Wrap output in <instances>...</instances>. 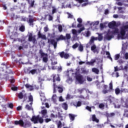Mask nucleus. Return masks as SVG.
<instances>
[{
    "label": "nucleus",
    "mask_w": 128,
    "mask_h": 128,
    "mask_svg": "<svg viewBox=\"0 0 128 128\" xmlns=\"http://www.w3.org/2000/svg\"><path fill=\"white\" fill-rule=\"evenodd\" d=\"M116 22L112 21L108 24V26L110 30L108 31L105 38L108 40H110L114 34H118V40H124L126 38V32L128 30V25L123 26L120 30L116 28Z\"/></svg>",
    "instance_id": "obj_1"
},
{
    "label": "nucleus",
    "mask_w": 128,
    "mask_h": 128,
    "mask_svg": "<svg viewBox=\"0 0 128 128\" xmlns=\"http://www.w3.org/2000/svg\"><path fill=\"white\" fill-rule=\"evenodd\" d=\"M15 124H20L21 126L23 128H28V126H30L32 124L30 122L28 121L27 120H25L24 121L20 120L19 121H15Z\"/></svg>",
    "instance_id": "obj_2"
},
{
    "label": "nucleus",
    "mask_w": 128,
    "mask_h": 128,
    "mask_svg": "<svg viewBox=\"0 0 128 128\" xmlns=\"http://www.w3.org/2000/svg\"><path fill=\"white\" fill-rule=\"evenodd\" d=\"M31 120L34 124H38V122L40 124H42L44 122V119H42V118L40 117V116H33Z\"/></svg>",
    "instance_id": "obj_3"
},
{
    "label": "nucleus",
    "mask_w": 128,
    "mask_h": 128,
    "mask_svg": "<svg viewBox=\"0 0 128 128\" xmlns=\"http://www.w3.org/2000/svg\"><path fill=\"white\" fill-rule=\"evenodd\" d=\"M98 38L97 37H94V36H92L89 42L90 44H94V40H98L100 42V40H102V34H98Z\"/></svg>",
    "instance_id": "obj_4"
},
{
    "label": "nucleus",
    "mask_w": 128,
    "mask_h": 128,
    "mask_svg": "<svg viewBox=\"0 0 128 128\" xmlns=\"http://www.w3.org/2000/svg\"><path fill=\"white\" fill-rule=\"evenodd\" d=\"M76 2H78L77 4H73V6H77V8H80L82 6L84 8V6H86L88 4L87 2H84V0H75ZM82 2H84L82 4Z\"/></svg>",
    "instance_id": "obj_5"
},
{
    "label": "nucleus",
    "mask_w": 128,
    "mask_h": 128,
    "mask_svg": "<svg viewBox=\"0 0 128 128\" xmlns=\"http://www.w3.org/2000/svg\"><path fill=\"white\" fill-rule=\"evenodd\" d=\"M86 80L84 78V77L82 76H76V84H84V82Z\"/></svg>",
    "instance_id": "obj_6"
},
{
    "label": "nucleus",
    "mask_w": 128,
    "mask_h": 128,
    "mask_svg": "<svg viewBox=\"0 0 128 128\" xmlns=\"http://www.w3.org/2000/svg\"><path fill=\"white\" fill-rule=\"evenodd\" d=\"M82 30H84V27H82L80 28V29L78 30H76V29H72V32L74 36H78V34H80L81 32H82Z\"/></svg>",
    "instance_id": "obj_7"
},
{
    "label": "nucleus",
    "mask_w": 128,
    "mask_h": 128,
    "mask_svg": "<svg viewBox=\"0 0 128 128\" xmlns=\"http://www.w3.org/2000/svg\"><path fill=\"white\" fill-rule=\"evenodd\" d=\"M29 42H32L33 44H34L36 42V36H32V34L30 33L28 35Z\"/></svg>",
    "instance_id": "obj_8"
},
{
    "label": "nucleus",
    "mask_w": 128,
    "mask_h": 128,
    "mask_svg": "<svg viewBox=\"0 0 128 128\" xmlns=\"http://www.w3.org/2000/svg\"><path fill=\"white\" fill-rule=\"evenodd\" d=\"M40 114H41L42 118H46L48 117V110L46 109L42 110Z\"/></svg>",
    "instance_id": "obj_9"
},
{
    "label": "nucleus",
    "mask_w": 128,
    "mask_h": 128,
    "mask_svg": "<svg viewBox=\"0 0 128 128\" xmlns=\"http://www.w3.org/2000/svg\"><path fill=\"white\" fill-rule=\"evenodd\" d=\"M100 24L99 21H96L94 22H92L90 24V26H92V28H96V26H98V24Z\"/></svg>",
    "instance_id": "obj_10"
},
{
    "label": "nucleus",
    "mask_w": 128,
    "mask_h": 128,
    "mask_svg": "<svg viewBox=\"0 0 128 128\" xmlns=\"http://www.w3.org/2000/svg\"><path fill=\"white\" fill-rule=\"evenodd\" d=\"M52 70H56V66H54V64H58L56 59L53 58L52 60Z\"/></svg>",
    "instance_id": "obj_11"
},
{
    "label": "nucleus",
    "mask_w": 128,
    "mask_h": 128,
    "mask_svg": "<svg viewBox=\"0 0 128 128\" xmlns=\"http://www.w3.org/2000/svg\"><path fill=\"white\" fill-rule=\"evenodd\" d=\"M91 50L94 54H98V49L96 48V46L94 44L92 46Z\"/></svg>",
    "instance_id": "obj_12"
},
{
    "label": "nucleus",
    "mask_w": 128,
    "mask_h": 128,
    "mask_svg": "<svg viewBox=\"0 0 128 128\" xmlns=\"http://www.w3.org/2000/svg\"><path fill=\"white\" fill-rule=\"evenodd\" d=\"M52 77L53 78V82H54L56 80H58L60 82V76L58 74H53L52 75Z\"/></svg>",
    "instance_id": "obj_13"
},
{
    "label": "nucleus",
    "mask_w": 128,
    "mask_h": 128,
    "mask_svg": "<svg viewBox=\"0 0 128 128\" xmlns=\"http://www.w3.org/2000/svg\"><path fill=\"white\" fill-rule=\"evenodd\" d=\"M32 74H40V71L38 69H33L30 72Z\"/></svg>",
    "instance_id": "obj_14"
},
{
    "label": "nucleus",
    "mask_w": 128,
    "mask_h": 128,
    "mask_svg": "<svg viewBox=\"0 0 128 128\" xmlns=\"http://www.w3.org/2000/svg\"><path fill=\"white\" fill-rule=\"evenodd\" d=\"M48 44H52L54 46V48H56V42L54 41V40H50V39L48 40Z\"/></svg>",
    "instance_id": "obj_15"
},
{
    "label": "nucleus",
    "mask_w": 128,
    "mask_h": 128,
    "mask_svg": "<svg viewBox=\"0 0 128 128\" xmlns=\"http://www.w3.org/2000/svg\"><path fill=\"white\" fill-rule=\"evenodd\" d=\"M38 36L39 38H42V40H46V35L40 34V32H38Z\"/></svg>",
    "instance_id": "obj_16"
},
{
    "label": "nucleus",
    "mask_w": 128,
    "mask_h": 128,
    "mask_svg": "<svg viewBox=\"0 0 128 128\" xmlns=\"http://www.w3.org/2000/svg\"><path fill=\"white\" fill-rule=\"evenodd\" d=\"M52 100L53 102H56V100H58V96L56 94H53L52 97Z\"/></svg>",
    "instance_id": "obj_17"
},
{
    "label": "nucleus",
    "mask_w": 128,
    "mask_h": 128,
    "mask_svg": "<svg viewBox=\"0 0 128 128\" xmlns=\"http://www.w3.org/2000/svg\"><path fill=\"white\" fill-rule=\"evenodd\" d=\"M108 22H106L104 23H101L100 24V28L101 30H102L103 28H106V24H108Z\"/></svg>",
    "instance_id": "obj_18"
},
{
    "label": "nucleus",
    "mask_w": 128,
    "mask_h": 128,
    "mask_svg": "<svg viewBox=\"0 0 128 128\" xmlns=\"http://www.w3.org/2000/svg\"><path fill=\"white\" fill-rule=\"evenodd\" d=\"M52 14H54L56 12H58V8H56V6H52Z\"/></svg>",
    "instance_id": "obj_19"
},
{
    "label": "nucleus",
    "mask_w": 128,
    "mask_h": 128,
    "mask_svg": "<svg viewBox=\"0 0 128 128\" xmlns=\"http://www.w3.org/2000/svg\"><path fill=\"white\" fill-rule=\"evenodd\" d=\"M25 86L26 88H28V90H34V87L30 85V84H26Z\"/></svg>",
    "instance_id": "obj_20"
},
{
    "label": "nucleus",
    "mask_w": 128,
    "mask_h": 128,
    "mask_svg": "<svg viewBox=\"0 0 128 128\" xmlns=\"http://www.w3.org/2000/svg\"><path fill=\"white\" fill-rule=\"evenodd\" d=\"M96 59H93L90 60V62H87L86 64H89L90 66H94V64L96 62Z\"/></svg>",
    "instance_id": "obj_21"
},
{
    "label": "nucleus",
    "mask_w": 128,
    "mask_h": 128,
    "mask_svg": "<svg viewBox=\"0 0 128 128\" xmlns=\"http://www.w3.org/2000/svg\"><path fill=\"white\" fill-rule=\"evenodd\" d=\"M57 42L58 40H66V37L62 35L60 36L59 37L56 38Z\"/></svg>",
    "instance_id": "obj_22"
},
{
    "label": "nucleus",
    "mask_w": 128,
    "mask_h": 128,
    "mask_svg": "<svg viewBox=\"0 0 128 128\" xmlns=\"http://www.w3.org/2000/svg\"><path fill=\"white\" fill-rule=\"evenodd\" d=\"M126 44H122V52L123 54H124V52H126Z\"/></svg>",
    "instance_id": "obj_23"
},
{
    "label": "nucleus",
    "mask_w": 128,
    "mask_h": 128,
    "mask_svg": "<svg viewBox=\"0 0 128 128\" xmlns=\"http://www.w3.org/2000/svg\"><path fill=\"white\" fill-rule=\"evenodd\" d=\"M104 87L105 88L103 90L102 93L104 94H108V92H109L110 90H106V88H108V86L105 85L104 86Z\"/></svg>",
    "instance_id": "obj_24"
},
{
    "label": "nucleus",
    "mask_w": 128,
    "mask_h": 128,
    "mask_svg": "<svg viewBox=\"0 0 128 128\" xmlns=\"http://www.w3.org/2000/svg\"><path fill=\"white\" fill-rule=\"evenodd\" d=\"M106 56H107V58L110 60L111 62H112V58L110 56V54L108 52H105Z\"/></svg>",
    "instance_id": "obj_25"
},
{
    "label": "nucleus",
    "mask_w": 128,
    "mask_h": 128,
    "mask_svg": "<svg viewBox=\"0 0 128 128\" xmlns=\"http://www.w3.org/2000/svg\"><path fill=\"white\" fill-rule=\"evenodd\" d=\"M92 120L93 122H100L98 119L96 118V115L94 114L92 116Z\"/></svg>",
    "instance_id": "obj_26"
},
{
    "label": "nucleus",
    "mask_w": 128,
    "mask_h": 128,
    "mask_svg": "<svg viewBox=\"0 0 128 128\" xmlns=\"http://www.w3.org/2000/svg\"><path fill=\"white\" fill-rule=\"evenodd\" d=\"M92 72H94L96 74H98L100 72V70H98V69L96 68H92Z\"/></svg>",
    "instance_id": "obj_27"
},
{
    "label": "nucleus",
    "mask_w": 128,
    "mask_h": 128,
    "mask_svg": "<svg viewBox=\"0 0 128 128\" xmlns=\"http://www.w3.org/2000/svg\"><path fill=\"white\" fill-rule=\"evenodd\" d=\"M40 96L42 98H40L42 102H44L46 100V97H44V93H40Z\"/></svg>",
    "instance_id": "obj_28"
},
{
    "label": "nucleus",
    "mask_w": 128,
    "mask_h": 128,
    "mask_svg": "<svg viewBox=\"0 0 128 128\" xmlns=\"http://www.w3.org/2000/svg\"><path fill=\"white\" fill-rule=\"evenodd\" d=\"M43 58V61L44 62H48V54H45L44 56H42Z\"/></svg>",
    "instance_id": "obj_29"
},
{
    "label": "nucleus",
    "mask_w": 128,
    "mask_h": 128,
    "mask_svg": "<svg viewBox=\"0 0 128 128\" xmlns=\"http://www.w3.org/2000/svg\"><path fill=\"white\" fill-rule=\"evenodd\" d=\"M56 124H57L58 128H62V122L60 121H56Z\"/></svg>",
    "instance_id": "obj_30"
},
{
    "label": "nucleus",
    "mask_w": 128,
    "mask_h": 128,
    "mask_svg": "<svg viewBox=\"0 0 128 128\" xmlns=\"http://www.w3.org/2000/svg\"><path fill=\"white\" fill-rule=\"evenodd\" d=\"M69 118L71 122L74 120V115L72 114H69Z\"/></svg>",
    "instance_id": "obj_31"
},
{
    "label": "nucleus",
    "mask_w": 128,
    "mask_h": 128,
    "mask_svg": "<svg viewBox=\"0 0 128 128\" xmlns=\"http://www.w3.org/2000/svg\"><path fill=\"white\" fill-rule=\"evenodd\" d=\"M123 106L124 108H128V102L126 100V102H122Z\"/></svg>",
    "instance_id": "obj_32"
},
{
    "label": "nucleus",
    "mask_w": 128,
    "mask_h": 128,
    "mask_svg": "<svg viewBox=\"0 0 128 128\" xmlns=\"http://www.w3.org/2000/svg\"><path fill=\"white\" fill-rule=\"evenodd\" d=\"M62 108H63L65 110H68V104H66V103H64L62 104Z\"/></svg>",
    "instance_id": "obj_33"
},
{
    "label": "nucleus",
    "mask_w": 128,
    "mask_h": 128,
    "mask_svg": "<svg viewBox=\"0 0 128 128\" xmlns=\"http://www.w3.org/2000/svg\"><path fill=\"white\" fill-rule=\"evenodd\" d=\"M28 100H29V102H31L30 103V104L32 105V100H34V98H32V96L30 95L28 97Z\"/></svg>",
    "instance_id": "obj_34"
},
{
    "label": "nucleus",
    "mask_w": 128,
    "mask_h": 128,
    "mask_svg": "<svg viewBox=\"0 0 128 128\" xmlns=\"http://www.w3.org/2000/svg\"><path fill=\"white\" fill-rule=\"evenodd\" d=\"M74 106H82V102H78L76 103H74Z\"/></svg>",
    "instance_id": "obj_35"
},
{
    "label": "nucleus",
    "mask_w": 128,
    "mask_h": 128,
    "mask_svg": "<svg viewBox=\"0 0 128 128\" xmlns=\"http://www.w3.org/2000/svg\"><path fill=\"white\" fill-rule=\"evenodd\" d=\"M120 92V90L119 88H116L115 89V94L116 95H118Z\"/></svg>",
    "instance_id": "obj_36"
},
{
    "label": "nucleus",
    "mask_w": 128,
    "mask_h": 128,
    "mask_svg": "<svg viewBox=\"0 0 128 128\" xmlns=\"http://www.w3.org/2000/svg\"><path fill=\"white\" fill-rule=\"evenodd\" d=\"M114 106L115 108H120V106L118 102L114 104Z\"/></svg>",
    "instance_id": "obj_37"
},
{
    "label": "nucleus",
    "mask_w": 128,
    "mask_h": 128,
    "mask_svg": "<svg viewBox=\"0 0 128 128\" xmlns=\"http://www.w3.org/2000/svg\"><path fill=\"white\" fill-rule=\"evenodd\" d=\"M118 9L119 10V12L120 14H124V9H122V8L120 7L118 8Z\"/></svg>",
    "instance_id": "obj_38"
},
{
    "label": "nucleus",
    "mask_w": 128,
    "mask_h": 128,
    "mask_svg": "<svg viewBox=\"0 0 128 128\" xmlns=\"http://www.w3.org/2000/svg\"><path fill=\"white\" fill-rule=\"evenodd\" d=\"M124 116H126V118H128V110H124Z\"/></svg>",
    "instance_id": "obj_39"
},
{
    "label": "nucleus",
    "mask_w": 128,
    "mask_h": 128,
    "mask_svg": "<svg viewBox=\"0 0 128 128\" xmlns=\"http://www.w3.org/2000/svg\"><path fill=\"white\" fill-rule=\"evenodd\" d=\"M78 50H80V52H82V50H84V46H82V45H80L78 47Z\"/></svg>",
    "instance_id": "obj_40"
},
{
    "label": "nucleus",
    "mask_w": 128,
    "mask_h": 128,
    "mask_svg": "<svg viewBox=\"0 0 128 128\" xmlns=\"http://www.w3.org/2000/svg\"><path fill=\"white\" fill-rule=\"evenodd\" d=\"M18 97L19 98H24V94H22V92L19 93L18 94Z\"/></svg>",
    "instance_id": "obj_41"
},
{
    "label": "nucleus",
    "mask_w": 128,
    "mask_h": 128,
    "mask_svg": "<svg viewBox=\"0 0 128 128\" xmlns=\"http://www.w3.org/2000/svg\"><path fill=\"white\" fill-rule=\"evenodd\" d=\"M29 4L30 5V6H34V0H32L31 1H29Z\"/></svg>",
    "instance_id": "obj_42"
},
{
    "label": "nucleus",
    "mask_w": 128,
    "mask_h": 128,
    "mask_svg": "<svg viewBox=\"0 0 128 128\" xmlns=\"http://www.w3.org/2000/svg\"><path fill=\"white\" fill-rule=\"evenodd\" d=\"M67 74H74V70H72V69H71L70 70H68L66 72Z\"/></svg>",
    "instance_id": "obj_43"
},
{
    "label": "nucleus",
    "mask_w": 128,
    "mask_h": 128,
    "mask_svg": "<svg viewBox=\"0 0 128 128\" xmlns=\"http://www.w3.org/2000/svg\"><path fill=\"white\" fill-rule=\"evenodd\" d=\"M32 22H34V20L32 18L29 19L28 24L30 26H32Z\"/></svg>",
    "instance_id": "obj_44"
},
{
    "label": "nucleus",
    "mask_w": 128,
    "mask_h": 128,
    "mask_svg": "<svg viewBox=\"0 0 128 128\" xmlns=\"http://www.w3.org/2000/svg\"><path fill=\"white\" fill-rule=\"evenodd\" d=\"M58 92H62V90H62V87L58 86Z\"/></svg>",
    "instance_id": "obj_45"
},
{
    "label": "nucleus",
    "mask_w": 128,
    "mask_h": 128,
    "mask_svg": "<svg viewBox=\"0 0 128 128\" xmlns=\"http://www.w3.org/2000/svg\"><path fill=\"white\" fill-rule=\"evenodd\" d=\"M58 28L59 32H62V25H58Z\"/></svg>",
    "instance_id": "obj_46"
},
{
    "label": "nucleus",
    "mask_w": 128,
    "mask_h": 128,
    "mask_svg": "<svg viewBox=\"0 0 128 128\" xmlns=\"http://www.w3.org/2000/svg\"><path fill=\"white\" fill-rule=\"evenodd\" d=\"M20 32H24V26H22L20 28Z\"/></svg>",
    "instance_id": "obj_47"
},
{
    "label": "nucleus",
    "mask_w": 128,
    "mask_h": 128,
    "mask_svg": "<svg viewBox=\"0 0 128 128\" xmlns=\"http://www.w3.org/2000/svg\"><path fill=\"white\" fill-rule=\"evenodd\" d=\"M26 110H32V108L31 106H30L28 105H26Z\"/></svg>",
    "instance_id": "obj_48"
},
{
    "label": "nucleus",
    "mask_w": 128,
    "mask_h": 128,
    "mask_svg": "<svg viewBox=\"0 0 128 128\" xmlns=\"http://www.w3.org/2000/svg\"><path fill=\"white\" fill-rule=\"evenodd\" d=\"M99 108L102 110H104V104H100Z\"/></svg>",
    "instance_id": "obj_49"
},
{
    "label": "nucleus",
    "mask_w": 128,
    "mask_h": 128,
    "mask_svg": "<svg viewBox=\"0 0 128 128\" xmlns=\"http://www.w3.org/2000/svg\"><path fill=\"white\" fill-rule=\"evenodd\" d=\"M120 54H116V55H115V58H114V60H118V58H120Z\"/></svg>",
    "instance_id": "obj_50"
},
{
    "label": "nucleus",
    "mask_w": 128,
    "mask_h": 128,
    "mask_svg": "<svg viewBox=\"0 0 128 128\" xmlns=\"http://www.w3.org/2000/svg\"><path fill=\"white\" fill-rule=\"evenodd\" d=\"M78 46V43H76L72 46V48H76Z\"/></svg>",
    "instance_id": "obj_51"
},
{
    "label": "nucleus",
    "mask_w": 128,
    "mask_h": 128,
    "mask_svg": "<svg viewBox=\"0 0 128 128\" xmlns=\"http://www.w3.org/2000/svg\"><path fill=\"white\" fill-rule=\"evenodd\" d=\"M66 59H67L68 58H70V54H64V57Z\"/></svg>",
    "instance_id": "obj_52"
},
{
    "label": "nucleus",
    "mask_w": 128,
    "mask_h": 128,
    "mask_svg": "<svg viewBox=\"0 0 128 128\" xmlns=\"http://www.w3.org/2000/svg\"><path fill=\"white\" fill-rule=\"evenodd\" d=\"M124 58H126V60H128V53H125L124 54Z\"/></svg>",
    "instance_id": "obj_53"
},
{
    "label": "nucleus",
    "mask_w": 128,
    "mask_h": 128,
    "mask_svg": "<svg viewBox=\"0 0 128 128\" xmlns=\"http://www.w3.org/2000/svg\"><path fill=\"white\" fill-rule=\"evenodd\" d=\"M90 36V31H88L87 32H86V36Z\"/></svg>",
    "instance_id": "obj_54"
},
{
    "label": "nucleus",
    "mask_w": 128,
    "mask_h": 128,
    "mask_svg": "<svg viewBox=\"0 0 128 128\" xmlns=\"http://www.w3.org/2000/svg\"><path fill=\"white\" fill-rule=\"evenodd\" d=\"M68 14V18H72V15L68 12H67Z\"/></svg>",
    "instance_id": "obj_55"
},
{
    "label": "nucleus",
    "mask_w": 128,
    "mask_h": 128,
    "mask_svg": "<svg viewBox=\"0 0 128 128\" xmlns=\"http://www.w3.org/2000/svg\"><path fill=\"white\" fill-rule=\"evenodd\" d=\"M64 52H60V56L61 57V58H64Z\"/></svg>",
    "instance_id": "obj_56"
},
{
    "label": "nucleus",
    "mask_w": 128,
    "mask_h": 128,
    "mask_svg": "<svg viewBox=\"0 0 128 128\" xmlns=\"http://www.w3.org/2000/svg\"><path fill=\"white\" fill-rule=\"evenodd\" d=\"M82 90H84V88H79V89H78L77 90L78 92H80V94H82Z\"/></svg>",
    "instance_id": "obj_57"
},
{
    "label": "nucleus",
    "mask_w": 128,
    "mask_h": 128,
    "mask_svg": "<svg viewBox=\"0 0 128 128\" xmlns=\"http://www.w3.org/2000/svg\"><path fill=\"white\" fill-rule=\"evenodd\" d=\"M40 54H41L42 56H44V54H44L42 52V50H40Z\"/></svg>",
    "instance_id": "obj_58"
},
{
    "label": "nucleus",
    "mask_w": 128,
    "mask_h": 128,
    "mask_svg": "<svg viewBox=\"0 0 128 128\" xmlns=\"http://www.w3.org/2000/svg\"><path fill=\"white\" fill-rule=\"evenodd\" d=\"M66 38H67V40L70 39V34H66Z\"/></svg>",
    "instance_id": "obj_59"
},
{
    "label": "nucleus",
    "mask_w": 128,
    "mask_h": 128,
    "mask_svg": "<svg viewBox=\"0 0 128 128\" xmlns=\"http://www.w3.org/2000/svg\"><path fill=\"white\" fill-rule=\"evenodd\" d=\"M8 106L10 108H14V104H8Z\"/></svg>",
    "instance_id": "obj_60"
},
{
    "label": "nucleus",
    "mask_w": 128,
    "mask_h": 128,
    "mask_svg": "<svg viewBox=\"0 0 128 128\" xmlns=\"http://www.w3.org/2000/svg\"><path fill=\"white\" fill-rule=\"evenodd\" d=\"M64 98H62V96H60L59 98V102H64Z\"/></svg>",
    "instance_id": "obj_61"
},
{
    "label": "nucleus",
    "mask_w": 128,
    "mask_h": 128,
    "mask_svg": "<svg viewBox=\"0 0 128 128\" xmlns=\"http://www.w3.org/2000/svg\"><path fill=\"white\" fill-rule=\"evenodd\" d=\"M44 30V32H46L48 30V26H45Z\"/></svg>",
    "instance_id": "obj_62"
},
{
    "label": "nucleus",
    "mask_w": 128,
    "mask_h": 128,
    "mask_svg": "<svg viewBox=\"0 0 128 128\" xmlns=\"http://www.w3.org/2000/svg\"><path fill=\"white\" fill-rule=\"evenodd\" d=\"M120 70H128V66H125L124 68L121 67Z\"/></svg>",
    "instance_id": "obj_63"
},
{
    "label": "nucleus",
    "mask_w": 128,
    "mask_h": 128,
    "mask_svg": "<svg viewBox=\"0 0 128 128\" xmlns=\"http://www.w3.org/2000/svg\"><path fill=\"white\" fill-rule=\"evenodd\" d=\"M110 90L112 89V82H111L110 84Z\"/></svg>",
    "instance_id": "obj_64"
}]
</instances>
